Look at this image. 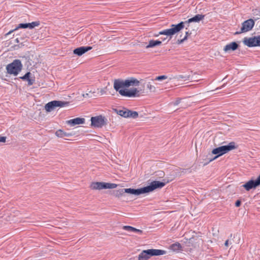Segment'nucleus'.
Returning a JSON list of instances; mask_svg holds the SVG:
<instances>
[{
    "label": "nucleus",
    "instance_id": "obj_1",
    "mask_svg": "<svg viewBox=\"0 0 260 260\" xmlns=\"http://www.w3.org/2000/svg\"><path fill=\"white\" fill-rule=\"evenodd\" d=\"M140 82L137 79L131 77L126 80L120 79H115L114 81V88L122 96L127 97H135L139 91L137 88H133L131 90L123 89L122 88L129 87L131 86H138Z\"/></svg>",
    "mask_w": 260,
    "mask_h": 260
},
{
    "label": "nucleus",
    "instance_id": "obj_2",
    "mask_svg": "<svg viewBox=\"0 0 260 260\" xmlns=\"http://www.w3.org/2000/svg\"><path fill=\"white\" fill-rule=\"evenodd\" d=\"M204 15L197 14L194 17L189 18L187 21L184 22L182 21L177 24H172L170 28L159 31L158 34L156 35V36H158V35H166L167 36V37H169L170 39L172 38V36L180 31L185 27V24H189L191 22H199L204 19Z\"/></svg>",
    "mask_w": 260,
    "mask_h": 260
},
{
    "label": "nucleus",
    "instance_id": "obj_3",
    "mask_svg": "<svg viewBox=\"0 0 260 260\" xmlns=\"http://www.w3.org/2000/svg\"><path fill=\"white\" fill-rule=\"evenodd\" d=\"M165 185V183L159 181H153L149 185L140 188L134 189L131 188H124V193H127L135 196H139L141 194L150 192L156 188H161Z\"/></svg>",
    "mask_w": 260,
    "mask_h": 260
},
{
    "label": "nucleus",
    "instance_id": "obj_4",
    "mask_svg": "<svg viewBox=\"0 0 260 260\" xmlns=\"http://www.w3.org/2000/svg\"><path fill=\"white\" fill-rule=\"evenodd\" d=\"M237 146L236 145V143L234 142H231L229 143L227 145H223L213 149L212 153L213 154H216L213 159H211L209 161L215 159L218 157L221 156L228 152L237 148Z\"/></svg>",
    "mask_w": 260,
    "mask_h": 260
},
{
    "label": "nucleus",
    "instance_id": "obj_5",
    "mask_svg": "<svg viewBox=\"0 0 260 260\" xmlns=\"http://www.w3.org/2000/svg\"><path fill=\"white\" fill-rule=\"evenodd\" d=\"M23 65L19 59H15L6 66L8 74L17 76L22 70Z\"/></svg>",
    "mask_w": 260,
    "mask_h": 260
},
{
    "label": "nucleus",
    "instance_id": "obj_6",
    "mask_svg": "<svg viewBox=\"0 0 260 260\" xmlns=\"http://www.w3.org/2000/svg\"><path fill=\"white\" fill-rule=\"evenodd\" d=\"M69 105V102L60 101H53L50 102L46 104L45 109L47 112H51L55 107H63Z\"/></svg>",
    "mask_w": 260,
    "mask_h": 260
},
{
    "label": "nucleus",
    "instance_id": "obj_7",
    "mask_svg": "<svg viewBox=\"0 0 260 260\" xmlns=\"http://www.w3.org/2000/svg\"><path fill=\"white\" fill-rule=\"evenodd\" d=\"M255 24L254 21L252 19H249L244 21L242 24V27L240 31L235 32V34H239L242 32H246L251 30Z\"/></svg>",
    "mask_w": 260,
    "mask_h": 260
},
{
    "label": "nucleus",
    "instance_id": "obj_8",
    "mask_svg": "<svg viewBox=\"0 0 260 260\" xmlns=\"http://www.w3.org/2000/svg\"><path fill=\"white\" fill-rule=\"evenodd\" d=\"M259 41L258 36H254L251 38H245L243 42L245 45L249 47H252L260 46V42Z\"/></svg>",
    "mask_w": 260,
    "mask_h": 260
},
{
    "label": "nucleus",
    "instance_id": "obj_9",
    "mask_svg": "<svg viewBox=\"0 0 260 260\" xmlns=\"http://www.w3.org/2000/svg\"><path fill=\"white\" fill-rule=\"evenodd\" d=\"M105 119L102 116L92 117L91 118L92 126L96 127H102L106 124Z\"/></svg>",
    "mask_w": 260,
    "mask_h": 260
},
{
    "label": "nucleus",
    "instance_id": "obj_10",
    "mask_svg": "<svg viewBox=\"0 0 260 260\" xmlns=\"http://www.w3.org/2000/svg\"><path fill=\"white\" fill-rule=\"evenodd\" d=\"M40 25L39 21H34L31 23H20L13 30L10 31L8 34H10L12 32L17 30L19 28H27L32 29L36 26H38Z\"/></svg>",
    "mask_w": 260,
    "mask_h": 260
},
{
    "label": "nucleus",
    "instance_id": "obj_11",
    "mask_svg": "<svg viewBox=\"0 0 260 260\" xmlns=\"http://www.w3.org/2000/svg\"><path fill=\"white\" fill-rule=\"evenodd\" d=\"M145 251L149 258L152 256L161 255L166 253L165 250L160 249H150L145 250Z\"/></svg>",
    "mask_w": 260,
    "mask_h": 260
},
{
    "label": "nucleus",
    "instance_id": "obj_12",
    "mask_svg": "<svg viewBox=\"0 0 260 260\" xmlns=\"http://www.w3.org/2000/svg\"><path fill=\"white\" fill-rule=\"evenodd\" d=\"M259 185L258 184L256 179L250 180L248 181L247 182L243 185V187L247 190L249 191L252 188H255L256 187L258 186Z\"/></svg>",
    "mask_w": 260,
    "mask_h": 260
},
{
    "label": "nucleus",
    "instance_id": "obj_13",
    "mask_svg": "<svg viewBox=\"0 0 260 260\" xmlns=\"http://www.w3.org/2000/svg\"><path fill=\"white\" fill-rule=\"evenodd\" d=\"M91 49L92 47L90 46H82L74 49L73 52L75 54H76L78 56H81L84 53L91 50Z\"/></svg>",
    "mask_w": 260,
    "mask_h": 260
},
{
    "label": "nucleus",
    "instance_id": "obj_14",
    "mask_svg": "<svg viewBox=\"0 0 260 260\" xmlns=\"http://www.w3.org/2000/svg\"><path fill=\"white\" fill-rule=\"evenodd\" d=\"M239 47L238 44L236 42H232L226 45L223 48V51L228 52L230 51H235L238 49Z\"/></svg>",
    "mask_w": 260,
    "mask_h": 260
},
{
    "label": "nucleus",
    "instance_id": "obj_15",
    "mask_svg": "<svg viewBox=\"0 0 260 260\" xmlns=\"http://www.w3.org/2000/svg\"><path fill=\"white\" fill-rule=\"evenodd\" d=\"M85 122V119L83 118L77 117L70 119L67 121V123L72 126L77 124H83Z\"/></svg>",
    "mask_w": 260,
    "mask_h": 260
},
{
    "label": "nucleus",
    "instance_id": "obj_16",
    "mask_svg": "<svg viewBox=\"0 0 260 260\" xmlns=\"http://www.w3.org/2000/svg\"><path fill=\"white\" fill-rule=\"evenodd\" d=\"M31 73L30 72L26 73L23 76L20 77V78L23 80H26L28 82V85H32L35 82V79L30 78Z\"/></svg>",
    "mask_w": 260,
    "mask_h": 260
},
{
    "label": "nucleus",
    "instance_id": "obj_17",
    "mask_svg": "<svg viewBox=\"0 0 260 260\" xmlns=\"http://www.w3.org/2000/svg\"><path fill=\"white\" fill-rule=\"evenodd\" d=\"M114 111L119 115L123 117L124 118H128V115L127 114V109L123 108L122 109H115Z\"/></svg>",
    "mask_w": 260,
    "mask_h": 260
},
{
    "label": "nucleus",
    "instance_id": "obj_18",
    "mask_svg": "<svg viewBox=\"0 0 260 260\" xmlns=\"http://www.w3.org/2000/svg\"><path fill=\"white\" fill-rule=\"evenodd\" d=\"M170 249L173 251L179 252L182 250V246L180 243L177 242L171 244L170 246Z\"/></svg>",
    "mask_w": 260,
    "mask_h": 260
},
{
    "label": "nucleus",
    "instance_id": "obj_19",
    "mask_svg": "<svg viewBox=\"0 0 260 260\" xmlns=\"http://www.w3.org/2000/svg\"><path fill=\"white\" fill-rule=\"evenodd\" d=\"M162 42L159 40H151L149 41L148 44L146 46V48H152L156 46L160 45Z\"/></svg>",
    "mask_w": 260,
    "mask_h": 260
},
{
    "label": "nucleus",
    "instance_id": "obj_20",
    "mask_svg": "<svg viewBox=\"0 0 260 260\" xmlns=\"http://www.w3.org/2000/svg\"><path fill=\"white\" fill-rule=\"evenodd\" d=\"M55 135L57 137H59V138H63L64 137H69L72 135L71 134L66 133V132H63V131H62L61 129L57 130L55 132Z\"/></svg>",
    "mask_w": 260,
    "mask_h": 260
},
{
    "label": "nucleus",
    "instance_id": "obj_21",
    "mask_svg": "<svg viewBox=\"0 0 260 260\" xmlns=\"http://www.w3.org/2000/svg\"><path fill=\"white\" fill-rule=\"evenodd\" d=\"M90 187L92 189H102L103 182H92L90 185Z\"/></svg>",
    "mask_w": 260,
    "mask_h": 260
},
{
    "label": "nucleus",
    "instance_id": "obj_22",
    "mask_svg": "<svg viewBox=\"0 0 260 260\" xmlns=\"http://www.w3.org/2000/svg\"><path fill=\"white\" fill-rule=\"evenodd\" d=\"M117 186L115 183L103 182V189L115 188Z\"/></svg>",
    "mask_w": 260,
    "mask_h": 260
},
{
    "label": "nucleus",
    "instance_id": "obj_23",
    "mask_svg": "<svg viewBox=\"0 0 260 260\" xmlns=\"http://www.w3.org/2000/svg\"><path fill=\"white\" fill-rule=\"evenodd\" d=\"M113 195L117 198L122 197L124 194V188L113 191Z\"/></svg>",
    "mask_w": 260,
    "mask_h": 260
},
{
    "label": "nucleus",
    "instance_id": "obj_24",
    "mask_svg": "<svg viewBox=\"0 0 260 260\" xmlns=\"http://www.w3.org/2000/svg\"><path fill=\"white\" fill-rule=\"evenodd\" d=\"M127 114L128 115V117L136 118L138 117V113L136 111H133L127 109Z\"/></svg>",
    "mask_w": 260,
    "mask_h": 260
},
{
    "label": "nucleus",
    "instance_id": "obj_25",
    "mask_svg": "<svg viewBox=\"0 0 260 260\" xmlns=\"http://www.w3.org/2000/svg\"><path fill=\"white\" fill-rule=\"evenodd\" d=\"M148 258L145 250L142 251L138 256L139 260H147Z\"/></svg>",
    "mask_w": 260,
    "mask_h": 260
},
{
    "label": "nucleus",
    "instance_id": "obj_26",
    "mask_svg": "<svg viewBox=\"0 0 260 260\" xmlns=\"http://www.w3.org/2000/svg\"><path fill=\"white\" fill-rule=\"evenodd\" d=\"M122 229L128 232L134 233V228L129 225H124L122 227Z\"/></svg>",
    "mask_w": 260,
    "mask_h": 260
},
{
    "label": "nucleus",
    "instance_id": "obj_27",
    "mask_svg": "<svg viewBox=\"0 0 260 260\" xmlns=\"http://www.w3.org/2000/svg\"><path fill=\"white\" fill-rule=\"evenodd\" d=\"M185 34H186L185 36L182 39L178 40L177 43L178 44H180L182 43L185 40L187 39V36L189 34V31H186Z\"/></svg>",
    "mask_w": 260,
    "mask_h": 260
},
{
    "label": "nucleus",
    "instance_id": "obj_28",
    "mask_svg": "<svg viewBox=\"0 0 260 260\" xmlns=\"http://www.w3.org/2000/svg\"><path fill=\"white\" fill-rule=\"evenodd\" d=\"M167 78V76L162 75V76H159L156 77L155 80L160 81V80L166 79Z\"/></svg>",
    "mask_w": 260,
    "mask_h": 260
},
{
    "label": "nucleus",
    "instance_id": "obj_29",
    "mask_svg": "<svg viewBox=\"0 0 260 260\" xmlns=\"http://www.w3.org/2000/svg\"><path fill=\"white\" fill-rule=\"evenodd\" d=\"M147 87L151 91H154L155 90V87L152 85L150 83L147 84Z\"/></svg>",
    "mask_w": 260,
    "mask_h": 260
},
{
    "label": "nucleus",
    "instance_id": "obj_30",
    "mask_svg": "<svg viewBox=\"0 0 260 260\" xmlns=\"http://www.w3.org/2000/svg\"><path fill=\"white\" fill-rule=\"evenodd\" d=\"M180 101H181V99H178L175 102H172L171 103V104L173 105L174 106H177L180 103Z\"/></svg>",
    "mask_w": 260,
    "mask_h": 260
},
{
    "label": "nucleus",
    "instance_id": "obj_31",
    "mask_svg": "<svg viewBox=\"0 0 260 260\" xmlns=\"http://www.w3.org/2000/svg\"><path fill=\"white\" fill-rule=\"evenodd\" d=\"M134 233H138L139 234L141 235L143 233V231L141 230L137 229L134 228Z\"/></svg>",
    "mask_w": 260,
    "mask_h": 260
},
{
    "label": "nucleus",
    "instance_id": "obj_32",
    "mask_svg": "<svg viewBox=\"0 0 260 260\" xmlns=\"http://www.w3.org/2000/svg\"><path fill=\"white\" fill-rule=\"evenodd\" d=\"M6 140V137L0 136V142H5Z\"/></svg>",
    "mask_w": 260,
    "mask_h": 260
},
{
    "label": "nucleus",
    "instance_id": "obj_33",
    "mask_svg": "<svg viewBox=\"0 0 260 260\" xmlns=\"http://www.w3.org/2000/svg\"><path fill=\"white\" fill-rule=\"evenodd\" d=\"M241 201H239V200H238L235 203V206L236 207H239L240 206V205H241Z\"/></svg>",
    "mask_w": 260,
    "mask_h": 260
},
{
    "label": "nucleus",
    "instance_id": "obj_34",
    "mask_svg": "<svg viewBox=\"0 0 260 260\" xmlns=\"http://www.w3.org/2000/svg\"><path fill=\"white\" fill-rule=\"evenodd\" d=\"M100 95H103V94H104L106 93V91H105V89H101L100 90Z\"/></svg>",
    "mask_w": 260,
    "mask_h": 260
},
{
    "label": "nucleus",
    "instance_id": "obj_35",
    "mask_svg": "<svg viewBox=\"0 0 260 260\" xmlns=\"http://www.w3.org/2000/svg\"><path fill=\"white\" fill-rule=\"evenodd\" d=\"M224 245L225 246H228V245H229V240H228L225 242Z\"/></svg>",
    "mask_w": 260,
    "mask_h": 260
},
{
    "label": "nucleus",
    "instance_id": "obj_36",
    "mask_svg": "<svg viewBox=\"0 0 260 260\" xmlns=\"http://www.w3.org/2000/svg\"><path fill=\"white\" fill-rule=\"evenodd\" d=\"M187 25V26L188 27V24H185V25Z\"/></svg>",
    "mask_w": 260,
    "mask_h": 260
},
{
    "label": "nucleus",
    "instance_id": "obj_37",
    "mask_svg": "<svg viewBox=\"0 0 260 260\" xmlns=\"http://www.w3.org/2000/svg\"><path fill=\"white\" fill-rule=\"evenodd\" d=\"M166 39V38H164L162 39L163 41H165Z\"/></svg>",
    "mask_w": 260,
    "mask_h": 260
}]
</instances>
